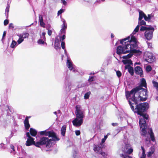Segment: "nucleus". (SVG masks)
Wrapping results in <instances>:
<instances>
[{
  "label": "nucleus",
  "mask_w": 158,
  "mask_h": 158,
  "mask_svg": "<svg viewBox=\"0 0 158 158\" xmlns=\"http://www.w3.org/2000/svg\"><path fill=\"white\" fill-rule=\"evenodd\" d=\"M138 32V24L136 26L132 33L130 35L131 39L129 40L130 36L120 40V44L122 45L117 48L116 53L118 55L121 54L127 53L131 52H138L137 48V35Z\"/></svg>",
  "instance_id": "1"
},
{
  "label": "nucleus",
  "mask_w": 158,
  "mask_h": 158,
  "mask_svg": "<svg viewBox=\"0 0 158 158\" xmlns=\"http://www.w3.org/2000/svg\"><path fill=\"white\" fill-rule=\"evenodd\" d=\"M138 86L133 88L131 91L125 92L126 98L128 100L131 110L138 115Z\"/></svg>",
  "instance_id": "2"
},
{
  "label": "nucleus",
  "mask_w": 158,
  "mask_h": 158,
  "mask_svg": "<svg viewBox=\"0 0 158 158\" xmlns=\"http://www.w3.org/2000/svg\"><path fill=\"white\" fill-rule=\"evenodd\" d=\"M141 118H139V124L140 128L142 131L141 135L143 136H145L147 133V126L146 124V120L148 119V114L143 115Z\"/></svg>",
  "instance_id": "3"
},
{
  "label": "nucleus",
  "mask_w": 158,
  "mask_h": 158,
  "mask_svg": "<svg viewBox=\"0 0 158 158\" xmlns=\"http://www.w3.org/2000/svg\"><path fill=\"white\" fill-rule=\"evenodd\" d=\"M124 144V147H122V151L124 153L120 154V156L122 158H132L128 155L131 154L133 151L130 143L128 142H125Z\"/></svg>",
  "instance_id": "4"
},
{
  "label": "nucleus",
  "mask_w": 158,
  "mask_h": 158,
  "mask_svg": "<svg viewBox=\"0 0 158 158\" xmlns=\"http://www.w3.org/2000/svg\"><path fill=\"white\" fill-rule=\"evenodd\" d=\"M53 141L52 138L50 139L46 137H43L40 138L39 141L36 142L35 145L37 147H40L41 145L46 144V147L47 148H49L52 145V141Z\"/></svg>",
  "instance_id": "5"
},
{
  "label": "nucleus",
  "mask_w": 158,
  "mask_h": 158,
  "mask_svg": "<svg viewBox=\"0 0 158 158\" xmlns=\"http://www.w3.org/2000/svg\"><path fill=\"white\" fill-rule=\"evenodd\" d=\"M40 135H44L46 136H48L49 137L52 138V139L53 141H58L60 140V139L56 136V133L53 131H47L46 130L40 131Z\"/></svg>",
  "instance_id": "6"
},
{
  "label": "nucleus",
  "mask_w": 158,
  "mask_h": 158,
  "mask_svg": "<svg viewBox=\"0 0 158 158\" xmlns=\"http://www.w3.org/2000/svg\"><path fill=\"white\" fill-rule=\"evenodd\" d=\"M148 104L147 102H144L139 104V118H141L142 115L143 114H147L143 112L146 111L148 108Z\"/></svg>",
  "instance_id": "7"
},
{
  "label": "nucleus",
  "mask_w": 158,
  "mask_h": 158,
  "mask_svg": "<svg viewBox=\"0 0 158 158\" xmlns=\"http://www.w3.org/2000/svg\"><path fill=\"white\" fill-rule=\"evenodd\" d=\"M148 97L147 90L139 86V100L140 101H144Z\"/></svg>",
  "instance_id": "8"
},
{
  "label": "nucleus",
  "mask_w": 158,
  "mask_h": 158,
  "mask_svg": "<svg viewBox=\"0 0 158 158\" xmlns=\"http://www.w3.org/2000/svg\"><path fill=\"white\" fill-rule=\"evenodd\" d=\"M76 109L75 113L76 117L80 118L83 119L85 116V113L84 110L81 109L80 106L77 105L76 106Z\"/></svg>",
  "instance_id": "9"
},
{
  "label": "nucleus",
  "mask_w": 158,
  "mask_h": 158,
  "mask_svg": "<svg viewBox=\"0 0 158 158\" xmlns=\"http://www.w3.org/2000/svg\"><path fill=\"white\" fill-rule=\"evenodd\" d=\"M143 58L147 62L152 63L154 61L155 57L151 52H147L145 53Z\"/></svg>",
  "instance_id": "10"
},
{
  "label": "nucleus",
  "mask_w": 158,
  "mask_h": 158,
  "mask_svg": "<svg viewBox=\"0 0 158 158\" xmlns=\"http://www.w3.org/2000/svg\"><path fill=\"white\" fill-rule=\"evenodd\" d=\"M83 122V119L80 118L76 117L72 121L73 125L76 127L81 126Z\"/></svg>",
  "instance_id": "11"
},
{
  "label": "nucleus",
  "mask_w": 158,
  "mask_h": 158,
  "mask_svg": "<svg viewBox=\"0 0 158 158\" xmlns=\"http://www.w3.org/2000/svg\"><path fill=\"white\" fill-rule=\"evenodd\" d=\"M69 76L67 75L65 78V90L67 91H70L71 89V83L69 82Z\"/></svg>",
  "instance_id": "12"
},
{
  "label": "nucleus",
  "mask_w": 158,
  "mask_h": 158,
  "mask_svg": "<svg viewBox=\"0 0 158 158\" xmlns=\"http://www.w3.org/2000/svg\"><path fill=\"white\" fill-rule=\"evenodd\" d=\"M61 21L63 23L62 25V28L60 30V31L61 33L65 34L67 27V23L65 20L63 19H61Z\"/></svg>",
  "instance_id": "13"
},
{
  "label": "nucleus",
  "mask_w": 158,
  "mask_h": 158,
  "mask_svg": "<svg viewBox=\"0 0 158 158\" xmlns=\"http://www.w3.org/2000/svg\"><path fill=\"white\" fill-rule=\"evenodd\" d=\"M153 32L150 31H146L145 33V36L148 40H151L152 37Z\"/></svg>",
  "instance_id": "14"
},
{
  "label": "nucleus",
  "mask_w": 158,
  "mask_h": 158,
  "mask_svg": "<svg viewBox=\"0 0 158 158\" xmlns=\"http://www.w3.org/2000/svg\"><path fill=\"white\" fill-rule=\"evenodd\" d=\"M34 139L32 137H31L27 139L26 145L27 146H29L32 144L35 145V143L36 142L34 141Z\"/></svg>",
  "instance_id": "15"
},
{
  "label": "nucleus",
  "mask_w": 158,
  "mask_h": 158,
  "mask_svg": "<svg viewBox=\"0 0 158 158\" xmlns=\"http://www.w3.org/2000/svg\"><path fill=\"white\" fill-rule=\"evenodd\" d=\"M67 65L70 70H72L74 72L75 71V70L73 69L72 63L70 60H67Z\"/></svg>",
  "instance_id": "16"
},
{
  "label": "nucleus",
  "mask_w": 158,
  "mask_h": 158,
  "mask_svg": "<svg viewBox=\"0 0 158 158\" xmlns=\"http://www.w3.org/2000/svg\"><path fill=\"white\" fill-rule=\"evenodd\" d=\"M25 129L28 130L30 127V125L29 123L28 116H26L23 122Z\"/></svg>",
  "instance_id": "17"
},
{
  "label": "nucleus",
  "mask_w": 158,
  "mask_h": 158,
  "mask_svg": "<svg viewBox=\"0 0 158 158\" xmlns=\"http://www.w3.org/2000/svg\"><path fill=\"white\" fill-rule=\"evenodd\" d=\"M155 151V147H152L150 148L149 149V152L147 154V156L148 157H151L152 155L153 154Z\"/></svg>",
  "instance_id": "18"
},
{
  "label": "nucleus",
  "mask_w": 158,
  "mask_h": 158,
  "mask_svg": "<svg viewBox=\"0 0 158 158\" xmlns=\"http://www.w3.org/2000/svg\"><path fill=\"white\" fill-rule=\"evenodd\" d=\"M140 83V86H139L140 87H144L145 88L147 87V83L145 79L144 78H143L141 79Z\"/></svg>",
  "instance_id": "19"
},
{
  "label": "nucleus",
  "mask_w": 158,
  "mask_h": 158,
  "mask_svg": "<svg viewBox=\"0 0 158 158\" xmlns=\"http://www.w3.org/2000/svg\"><path fill=\"white\" fill-rule=\"evenodd\" d=\"M126 68L128 69V71L129 73L131 75H133L134 74V69L132 67H131L129 65L126 66Z\"/></svg>",
  "instance_id": "20"
},
{
  "label": "nucleus",
  "mask_w": 158,
  "mask_h": 158,
  "mask_svg": "<svg viewBox=\"0 0 158 158\" xmlns=\"http://www.w3.org/2000/svg\"><path fill=\"white\" fill-rule=\"evenodd\" d=\"M66 126L65 125H63L61 127V135L63 136H65V134L66 131Z\"/></svg>",
  "instance_id": "21"
},
{
  "label": "nucleus",
  "mask_w": 158,
  "mask_h": 158,
  "mask_svg": "<svg viewBox=\"0 0 158 158\" xmlns=\"http://www.w3.org/2000/svg\"><path fill=\"white\" fill-rule=\"evenodd\" d=\"M148 133L150 135V137L152 140L153 142H154L155 140L153 133V132L151 128L150 129Z\"/></svg>",
  "instance_id": "22"
},
{
  "label": "nucleus",
  "mask_w": 158,
  "mask_h": 158,
  "mask_svg": "<svg viewBox=\"0 0 158 158\" xmlns=\"http://www.w3.org/2000/svg\"><path fill=\"white\" fill-rule=\"evenodd\" d=\"M146 15L143 12V11L139 10V20H141L143 18H145Z\"/></svg>",
  "instance_id": "23"
},
{
  "label": "nucleus",
  "mask_w": 158,
  "mask_h": 158,
  "mask_svg": "<svg viewBox=\"0 0 158 158\" xmlns=\"http://www.w3.org/2000/svg\"><path fill=\"white\" fill-rule=\"evenodd\" d=\"M30 132L31 135L33 136H36L37 133V131H36L32 128H30Z\"/></svg>",
  "instance_id": "24"
},
{
  "label": "nucleus",
  "mask_w": 158,
  "mask_h": 158,
  "mask_svg": "<svg viewBox=\"0 0 158 158\" xmlns=\"http://www.w3.org/2000/svg\"><path fill=\"white\" fill-rule=\"evenodd\" d=\"M20 36L22 37L23 39L26 38H28L29 35V34L27 32L23 33L19 35Z\"/></svg>",
  "instance_id": "25"
},
{
  "label": "nucleus",
  "mask_w": 158,
  "mask_h": 158,
  "mask_svg": "<svg viewBox=\"0 0 158 158\" xmlns=\"http://www.w3.org/2000/svg\"><path fill=\"white\" fill-rule=\"evenodd\" d=\"M123 62L124 64H132V61L130 59L124 60L123 61Z\"/></svg>",
  "instance_id": "26"
},
{
  "label": "nucleus",
  "mask_w": 158,
  "mask_h": 158,
  "mask_svg": "<svg viewBox=\"0 0 158 158\" xmlns=\"http://www.w3.org/2000/svg\"><path fill=\"white\" fill-rule=\"evenodd\" d=\"M141 149L142 150V155L140 158H145L146 154H145V151L144 148L143 147H141Z\"/></svg>",
  "instance_id": "27"
},
{
  "label": "nucleus",
  "mask_w": 158,
  "mask_h": 158,
  "mask_svg": "<svg viewBox=\"0 0 158 158\" xmlns=\"http://www.w3.org/2000/svg\"><path fill=\"white\" fill-rule=\"evenodd\" d=\"M45 41H44L43 40H42L41 39H39L38 41V43L40 45H43L45 44L46 45H47V44L45 42Z\"/></svg>",
  "instance_id": "28"
},
{
  "label": "nucleus",
  "mask_w": 158,
  "mask_h": 158,
  "mask_svg": "<svg viewBox=\"0 0 158 158\" xmlns=\"http://www.w3.org/2000/svg\"><path fill=\"white\" fill-rule=\"evenodd\" d=\"M46 33L45 32H43L42 33V34L40 35V39L43 40L44 41H46V37L45 35Z\"/></svg>",
  "instance_id": "29"
},
{
  "label": "nucleus",
  "mask_w": 158,
  "mask_h": 158,
  "mask_svg": "<svg viewBox=\"0 0 158 158\" xmlns=\"http://www.w3.org/2000/svg\"><path fill=\"white\" fill-rule=\"evenodd\" d=\"M18 36L19 37V38L18 40L17 43L18 44H19L23 41L24 39L22 37L20 36L19 35H18Z\"/></svg>",
  "instance_id": "30"
},
{
  "label": "nucleus",
  "mask_w": 158,
  "mask_h": 158,
  "mask_svg": "<svg viewBox=\"0 0 158 158\" xmlns=\"http://www.w3.org/2000/svg\"><path fill=\"white\" fill-rule=\"evenodd\" d=\"M139 75L140 77H143V71L141 68L139 66Z\"/></svg>",
  "instance_id": "31"
},
{
  "label": "nucleus",
  "mask_w": 158,
  "mask_h": 158,
  "mask_svg": "<svg viewBox=\"0 0 158 158\" xmlns=\"http://www.w3.org/2000/svg\"><path fill=\"white\" fill-rule=\"evenodd\" d=\"M17 44V42L13 40L10 45V47L12 48H14L15 47Z\"/></svg>",
  "instance_id": "32"
},
{
  "label": "nucleus",
  "mask_w": 158,
  "mask_h": 158,
  "mask_svg": "<svg viewBox=\"0 0 158 158\" xmlns=\"http://www.w3.org/2000/svg\"><path fill=\"white\" fill-rule=\"evenodd\" d=\"M148 16L147 17L146 15V16H145V18H144V19L147 21L149 22L151 18V15H148Z\"/></svg>",
  "instance_id": "33"
},
{
  "label": "nucleus",
  "mask_w": 158,
  "mask_h": 158,
  "mask_svg": "<svg viewBox=\"0 0 158 158\" xmlns=\"http://www.w3.org/2000/svg\"><path fill=\"white\" fill-rule=\"evenodd\" d=\"M10 5L9 4H7V6L6 8V10H5V12H6V15H8V13L9 12V8H10Z\"/></svg>",
  "instance_id": "34"
},
{
  "label": "nucleus",
  "mask_w": 158,
  "mask_h": 158,
  "mask_svg": "<svg viewBox=\"0 0 158 158\" xmlns=\"http://www.w3.org/2000/svg\"><path fill=\"white\" fill-rule=\"evenodd\" d=\"M91 94L90 92H89L85 93L84 96V98L85 99H88L90 96V95Z\"/></svg>",
  "instance_id": "35"
},
{
  "label": "nucleus",
  "mask_w": 158,
  "mask_h": 158,
  "mask_svg": "<svg viewBox=\"0 0 158 158\" xmlns=\"http://www.w3.org/2000/svg\"><path fill=\"white\" fill-rule=\"evenodd\" d=\"M60 46V43H59L58 42H57L56 41H55V48L56 49H57V48H60V47H59Z\"/></svg>",
  "instance_id": "36"
},
{
  "label": "nucleus",
  "mask_w": 158,
  "mask_h": 158,
  "mask_svg": "<svg viewBox=\"0 0 158 158\" xmlns=\"http://www.w3.org/2000/svg\"><path fill=\"white\" fill-rule=\"evenodd\" d=\"M101 148L99 147L98 146L96 145L94 148V150L95 152H98Z\"/></svg>",
  "instance_id": "37"
},
{
  "label": "nucleus",
  "mask_w": 158,
  "mask_h": 158,
  "mask_svg": "<svg viewBox=\"0 0 158 158\" xmlns=\"http://www.w3.org/2000/svg\"><path fill=\"white\" fill-rule=\"evenodd\" d=\"M110 135V133H108L107 135L104 136V138L102 139V143H104L107 138L108 137V135Z\"/></svg>",
  "instance_id": "38"
},
{
  "label": "nucleus",
  "mask_w": 158,
  "mask_h": 158,
  "mask_svg": "<svg viewBox=\"0 0 158 158\" xmlns=\"http://www.w3.org/2000/svg\"><path fill=\"white\" fill-rule=\"evenodd\" d=\"M148 27L144 26H141L140 28V30L141 31H143L147 30Z\"/></svg>",
  "instance_id": "39"
},
{
  "label": "nucleus",
  "mask_w": 158,
  "mask_h": 158,
  "mask_svg": "<svg viewBox=\"0 0 158 158\" xmlns=\"http://www.w3.org/2000/svg\"><path fill=\"white\" fill-rule=\"evenodd\" d=\"M116 73L118 77V78H120L122 75L121 72L119 70L117 71H116Z\"/></svg>",
  "instance_id": "40"
},
{
  "label": "nucleus",
  "mask_w": 158,
  "mask_h": 158,
  "mask_svg": "<svg viewBox=\"0 0 158 158\" xmlns=\"http://www.w3.org/2000/svg\"><path fill=\"white\" fill-rule=\"evenodd\" d=\"M140 22H139V24H140V25H146V23L145 22V21H144V20H140Z\"/></svg>",
  "instance_id": "41"
},
{
  "label": "nucleus",
  "mask_w": 158,
  "mask_h": 158,
  "mask_svg": "<svg viewBox=\"0 0 158 158\" xmlns=\"http://www.w3.org/2000/svg\"><path fill=\"white\" fill-rule=\"evenodd\" d=\"M152 83L153 84L154 87L158 88V82L154 81H152Z\"/></svg>",
  "instance_id": "42"
},
{
  "label": "nucleus",
  "mask_w": 158,
  "mask_h": 158,
  "mask_svg": "<svg viewBox=\"0 0 158 158\" xmlns=\"http://www.w3.org/2000/svg\"><path fill=\"white\" fill-rule=\"evenodd\" d=\"M40 23V26L42 27H43L44 28H45V23H44L43 21H41L40 22H39Z\"/></svg>",
  "instance_id": "43"
},
{
  "label": "nucleus",
  "mask_w": 158,
  "mask_h": 158,
  "mask_svg": "<svg viewBox=\"0 0 158 158\" xmlns=\"http://www.w3.org/2000/svg\"><path fill=\"white\" fill-rule=\"evenodd\" d=\"M64 9H61L58 12L57 14L58 15L61 14L62 13L64 12Z\"/></svg>",
  "instance_id": "44"
},
{
  "label": "nucleus",
  "mask_w": 158,
  "mask_h": 158,
  "mask_svg": "<svg viewBox=\"0 0 158 158\" xmlns=\"http://www.w3.org/2000/svg\"><path fill=\"white\" fill-rule=\"evenodd\" d=\"M152 67L150 65H148L146 67V70L147 71L149 72L152 70Z\"/></svg>",
  "instance_id": "45"
},
{
  "label": "nucleus",
  "mask_w": 158,
  "mask_h": 158,
  "mask_svg": "<svg viewBox=\"0 0 158 158\" xmlns=\"http://www.w3.org/2000/svg\"><path fill=\"white\" fill-rule=\"evenodd\" d=\"M132 56V55L131 54H128L126 56H123V59H126V58H130Z\"/></svg>",
  "instance_id": "46"
},
{
  "label": "nucleus",
  "mask_w": 158,
  "mask_h": 158,
  "mask_svg": "<svg viewBox=\"0 0 158 158\" xmlns=\"http://www.w3.org/2000/svg\"><path fill=\"white\" fill-rule=\"evenodd\" d=\"M43 21V18L42 15H39V22Z\"/></svg>",
  "instance_id": "47"
},
{
  "label": "nucleus",
  "mask_w": 158,
  "mask_h": 158,
  "mask_svg": "<svg viewBox=\"0 0 158 158\" xmlns=\"http://www.w3.org/2000/svg\"><path fill=\"white\" fill-rule=\"evenodd\" d=\"M134 69L135 73L137 74H138V66H136Z\"/></svg>",
  "instance_id": "48"
},
{
  "label": "nucleus",
  "mask_w": 158,
  "mask_h": 158,
  "mask_svg": "<svg viewBox=\"0 0 158 158\" xmlns=\"http://www.w3.org/2000/svg\"><path fill=\"white\" fill-rule=\"evenodd\" d=\"M147 30H151L152 31H152L153 32V31H154V28L152 27H148Z\"/></svg>",
  "instance_id": "49"
},
{
  "label": "nucleus",
  "mask_w": 158,
  "mask_h": 158,
  "mask_svg": "<svg viewBox=\"0 0 158 158\" xmlns=\"http://www.w3.org/2000/svg\"><path fill=\"white\" fill-rule=\"evenodd\" d=\"M61 45L62 48L63 49H64L65 48L64 42L62 41L61 43Z\"/></svg>",
  "instance_id": "50"
},
{
  "label": "nucleus",
  "mask_w": 158,
  "mask_h": 158,
  "mask_svg": "<svg viewBox=\"0 0 158 158\" xmlns=\"http://www.w3.org/2000/svg\"><path fill=\"white\" fill-rule=\"evenodd\" d=\"M100 154L104 157H105L107 156L106 154L104 152H101Z\"/></svg>",
  "instance_id": "51"
},
{
  "label": "nucleus",
  "mask_w": 158,
  "mask_h": 158,
  "mask_svg": "<svg viewBox=\"0 0 158 158\" xmlns=\"http://www.w3.org/2000/svg\"><path fill=\"white\" fill-rule=\"evenodd\" d=\"M94 77H89V78L88 80V81H94L93 80Z\"/></svg>",
  "instance_id": "52"
},
{
  "label": "nucleus",
  "mask_w": 158,
  "mask_h": 158,
  "mask_svg": "<svg viewBox=\"0 0 158 158\" xmlns=\"http://www.w3.org/2000/svg\"><path fill=\"white\" fill-rule=\"evenodd\" d=\"M8 23V21L7 19H6L4 21V24L5 26H6Z\"/></svg>",
  "instance_id": "53"
},
{
  "label": "nucleus",
  "mask_w": 158,
  "mask_h": 158,
  "mask_svg": "<svg viewBox=\"0 0 158 158\" xmlns=\"http://www.w3.org/2000/svg\"><path fill=\"white\" fill-rule=\"evenodd\" d=\"M76 135H79L80 134V131L79 130H77L75 131Z\"/></svg>",
  "instance_id": "54"
},
{
  "label": "nucleus",
  "mask_w": 158,
  "mask_h": 158,
  "mask_svg": "<svg viewBox=\"0 0 158 158\" xmlns=\"http://www.w3.org/2000/svg\"><path fill=\"white\" fill-rule=\"evenodd\" d=\"M14 27L13 26V24L12 23H10L9 24V28H14Z\"/></svg>",
  "instance_id": "55"
},
{
  "label": "nucleus",
  "mask_w": 158,
  "mask_h": 158,
  "mask_svg": "<svg viewBox=\"0 0 158 158\" xmlns=\"http://www.w3.org/2000/svg\"><path fill=\"white\" fill-rule=\"evenodd\" d=\"M52 33V31L49 29H48V33L49 35L50 36L51 35Z\"/></svg>",
  "instance_id": "56"
},
{
  "label": "nucleus",
  "mask_w": 158,
  "mask_h": 158,
  "mask_svg": "<svg viewBox=\"0 0 158 158\" xmlns=\"http://www.w3.org/2000/svg\"><path fill=\"white\" fill-rule=\"evenodd\" d=\"M66 0H61V2H62L63 4L65 5L67 4V2L66 1Z\"/></svg>",
  "instance_id": "57"
},
{
  "label": "nucleus",
  "mask_w": 158,
  "mask_h": 158,
  "mask_svg": "<svg viewBox=\"0 0 158 158\" xmlns=\"http://www.w3.org/2000/svg\"><path fill=\"white\" fill-rule=\"evenodd\" d=\"M16 130H15L14 131H12L11 132V137H12V136L14 135V134L15 133H14V132L15 133L16 132Z\"/></svg>",
  "instance_id": "58"
},
{
  "label": "nucleus",
  "mask_w": 158,
  "mask_h": 158,
  "mask_svg": "<svg viewBox=\"0 0 158 158\" xmlns=\"http://www.w3.org/2000/svg\"><path fill=\"white\" fill-rule=\"evenodd\" d=\"M65 38V35H64L63 36L61 37V40L62 41L64 40Z\"/></svg>",
  "instance_id": "59"
},
{
  "label": "nucleus",
  "mask_w": 158,
  "mask_h": 158,
  "mask_svg": "<svg viewBox=\"0 0 158 158\" xmlns=\"http://www.w3.org/2000/svg\"><path fill=\"white\" fill-rule=\"evenodd\" d=\"M130 120H131V118H129L127 120V122L128 125L131 126V123L129 122Z\"/></svg>",
  "instance_id": "60"
},
{
  "label": "nucleus",
  "mask_w": 158,
  "mask_h": 158,
  "mask_svg": "<svg viewBox=\"0 0 158 158\" xmlns=\"http://www.w3.org/2000/svg\"><path fill=\"white\" fill-rule=\"evenodd\" d=\"M6 32L5 31H4L3 33L2 37V40L4 38V37L6 36Z\"/></svg>",
  "instance_id": "61"
},
{
  "label": "nucleus",
  "mask_w": 158,
  "mask_h": 158,
  "mask_svg": "<svg viewBox=\"0 0 158 158\" xmlns=\"http://www.w3.org/2000/svg\"><path fill=\"white\" fill-rule=\"evenodd\" d=\"M26 135L28 137V138H29L31 137L29 133L28 132H27L26 133Z\"/></svg>",
  "instance_id": "62"
},
{
  "label": "nucleus",
  "mask_w": 158,
  "mask_h": 158,
  "mask_svg": "<svg viewBox=\"0 0 158 158\" xmlns=\"http://www.w3.org/2000/svg\"><path fill=\"white\" fill-rule=\"evenodd\" d=\"M147 44L148 48H151L152 47V44L151 43L147 42Z\"/></svg>",
  "instance_id": "63"
},
{
  "label": "nucleus",
  "mask_w": 158,
  "mask_h": 158,
  "mask_svg": "<svg viewBox=\"0 0 158 158\" xmlns=\"http://www.w3.org/2000/svg\"><path fill=\"white\" fill-rule=\"evenodd\" d=\"M114 127L117 126L118 125L117 123H112L111 124Z\"/></svg>",
  "instance_id": "64"
}]
</instances>
